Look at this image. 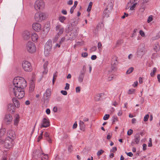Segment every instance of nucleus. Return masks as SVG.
Wrapping results in <instances>:
<instances>
[{
  "label": "nucleus",
  "instance_id": "nucleus-1",
  "mask_svg": "<svg viewBox=\"0 0 160 160\" xmlns=\"http://www.w3.org/2000/svg\"><path fill=\"white\" fill-rule=\"evenodd\" d=\"M12 88H24L27 86L25 79L21 77H17L14 78L13 81Z\"/></svg>",
  "mask_w": 160,
  "mask_h": 160
},
{
  "label": "nucleus",
  "instance_id": "nucleus-2",
  "mask_svg": "<svg viewBox=\"0 0 160 160\" xmlns=\"http://www.w3.org/2000/svg\"><path fill=\"white\" fill-rule=\"evenodd\" d=\"M45 7V2L42 1L36 0L34 4V8L37 11L43 10Z\"/></svg>",
  "mask_w": 160,
  "mask_h": 160
},
{
  "label": "nucleus",
  "instance_id": "nucleus-3",
  "mask_svg": "<svg viewBox=\"0 0 160 160\" xmlns=\"http://www.w3.org/2000/svg\"><path fill=\"white\" fill-rule=\"evenodd\" d=\"M26 48L27 51L30 53H35L36 50V47L35 44L31 42H28L27 43Z\"/></svg>",
  "mask_w": 160,
  "mask_h": 160
},
{
  "label": "nucleus",
  "instance_id": "nucleus-4",
  "mask_svg": "<svg viewBox=\"0 0 160 160\" xmlns=\"http://www.w3.org/2000/svg\"><path fill=\"white\" fill-rule=\"evenodd\" d=\"M146 50L145 45L143 44H140L137 51V56L138 58H141L145 53Z\"/></svg>",
  "mask_w": 160,
  "mask_h": 160
},
{
  "label": "nucleus",
  "instance_id": "nucleus-5",
  "mask_svg": "<svg viewBox=\"0 0 160 160\" xmlns=\"http://www.w3.org/2000/svg\"><path fill=\"white\" fill-rule=\"evenodd\" d=\"M23 88H12V92L16 97L18 99H21L24 96L25 93Z\"/></svg>",
  "mask_w": 160,
  "mask_h": 160
},
{
  "label": "nucleus",
  "instance_id": "nucleus-6",
  "mask_svg": "<svg viewBox=\"0 0 160 160\" xmlns=\"http://www.w3.org/2000/svg\"><path fill=\"white\" fill-rule=\"evenodd\" d=\"M52 47V41L49 40L46 43L44 47V54L46 56H48L50 54Z\"/></svg>",
  "mask_w": 160,
  "mask_h": 160
},
{
  "label": "nucleus",
  "instance_id": "nucleus-7",
  "mask_svg": "<svg viewBox=\"0 0 160 160\" xmlns=\"http://www.w3.org/2000/svg\"><path fill=\"white\" fill-rule=\"evenodd\" d=\"M46 14L44 12L38 11L34 15V18L36 21L41 22L46 18Z\"/></svg>",
  "mask_w": 160,
  "mask_h": 160
},
{
  "label": "nucleus",
  "instance_id": "nucleus-8",
  "mask_svg": "<svg viewBox=\"0 0 160 160\" xmlns=\"http://www.w3.org/2000/svg\"><path fill=\"white\" fill-rule=\"evenodd\" d=\"M22 66L23 70L26 72H30L32 71L31 63L27 61L24 60L22 61Z\"/></svg>",
  "mask_w": 160,
  "mask_h": 160
},
{
  "label": "nucleus",
  "instance_id": "nucleus-9",
  "mask_svg": "<svg viewBox=\"0 0 160 160\" xmlns=\"http://www.w3.org/2000/svg\"><path fill=\"white\" fill-rule=\"evenodd\" d=\"M13 140H14L12 139L9 138H6L4 142L1 140V143H3L5 148H6L9 149L13 146L14 143Z\"/></svg>",
  "mask_w": 160,
  "mask_h": 160
},
{
  "label": "nucleus",
  "instance_id": "nucleus-10",
  "mask_svg": "<svg viewBox=\"0 0 160 160\" xmlns=\"http://www.w3.org/2000/svg\"><path fill=\"white\" fill-rule=\"evenodd\" d=\"M78 28L77 27H75L70 34V37L69 38V40H74L77 37L78 32Z\"/></svg>",
  "mask_w": 160,
  "mask_h": 160
},
{
  "label": "nucleus",
  "instance_id": "nucleus-11",
  "mask_svg": "<svg viewBox=\"0 0 160 160\" xmlns=\"http://www.w3.org/2000/svg\"><path fill=\"white\" fill-rule=\"evenodd\" d=\"M55 30L58 35H61L63 32L64 29L60 24H58L55 27Z\"/></svg>",
  "mask_w": 160,
  "mask_h": 160
},
{
  "label": "nucleus",
  "instance_id": "nucleus-12",
  "mask_svg": "<svg viewBox=\"0 0 160 160\" xmlns=\"http://www.w3.org/2000/svg\"><path fill=\"white\" fill-rule=\"evenodd\" d=\"M32 28L33 30L37 32L40 31L42 29L41 24L38 22H34L32 25Z\"/></svg>",
  "mask_w": 160,
  "mask_h": 160
},
{
  "label": "nucleus",
  "instance_id": "nucleus-13",
  "mask_svg": "<svg viewBox=\"0 0 160 160\" xmlns=\"http://www.w3.org/2000/svg\"><path fill=\"white\" fill-rule=\"evenodd\" d=\"M50 125L49 122L48 118H44L42 121L41 128H47Z\"/></svg>",
  "mask_w": 160,
  "mask_h": 160
},
{
  "label": "nucleus",
  "instance_id": "nucleus-14",
  "mask_svg": "<svg viewBox=\"0 0 160 160\" xmlns=\"http://www.w3.org/2000/svg\"><path fill=\"white\" fill-rule=\"evenodd\" d=\"M22 35L23 39L26 40H28L29 39L31 36L30 31L28 30L24 31Z\"/></svg>",
  "mask_w": 160,
  "mask_h": 160
},
{
  "label": "nucleus",
  "instance_id": "nucleus-15",
  "mask_svg": "<svg viewBox=\"0 0 160 160\" xmlns=\"http://www.w3.org/2000/svg\"><path fill=\"white\" fill-rule=\"evenodd\" d=\"M12 120V117L10 114H8L5 115L4 118V121L8 124H10Z\"/></svg>",
  "mask_w": 160,
  "mask_h": 160
},
{
  "label": "nucleus",
  "instance_id": "nucleus-16",
  "mask_svg": "<svg viewBox=\"0 0 160 160\" xmlns=\"http://www.w3.org/2000/svg\"><path fill=\"white\" fill-rule=\"evenodd\" d=\"M138 0H130L128 2V4H132V5L130 7V10H134V8L138 4V3L136 2Z\"/></svg>",
  "mask_w": 160,
  "mask_h": 160
},
{
  "label": "nucleus",
  "instance_id": "nucleus-17",
  "mask_svg": "<svg viewBox=\"0 0 160 160\" xmlns=\"http://www.w3.org/2000/svg\"><path fill=\"white\" fill-rule=\"evenodd\" d=\"M7 135L8 136L7 138H9L12 140H14L15 138L16 135L15 132L12 130H10L8 131Z\"/></svg>",
  "mask_w": 160,
  "mask_h": 160
},
{
  "label": "nucleus",
  "instance_id": "nucleus-18",
  "mask_svg": "<svg viewBox=\"0 0 160 160\" xmlns=\"http://www.w3.org/2000/svg\"><path fill=\"white\" fill-rule=\"evenodd\" d=\"M118 58L115 56L113 57L111 62V65L112 67L115 68L116 66L118 64Z\"/></svg>",
  "mask_w": 160,
  "mask_h": 160
},
{
  "label": "nucleus",
  "instance_id": "nucleus-19",
  "mask_svg": "<svg viewBox=\"0 0 160 160\" xmlns=\"http://www.w3.org/2000/svg\"><path fill=\"white\" fill-rule=\"evenodd\" d=\"M51 95V92L50 90L49 89H47L43 95L44 99L46 100L50 98Z\"/></svg>",
  "mask_w": 160,
  "mask_h": 160
},
{
  "label": "nucleus",
  "instance_id": "nucleus-20",
  "mask_svg": "<svg viewBox=\"0 0 160 160\" xmlns=\"http://www.w3.org/2000/svg\"><path fill=\"white\" fill-rule=\"evenodd\" d=\"M85 74V72H80L78 78V80L79 83H81L83 82Z\"/></svg>",
  "mask_w": 160,
  "mask_h": 160
},
{
  "label": "nucleus",
  "instance_id": "nucleus-21",
  "mask_svg": "<svg viewBox=\"0 0 160 160\" xmlns=\"http://www.w3.org/2000/svg\"><path fill=\"white\" fill-rule=\"evenodd\" d=\"M32 41L35 42H37L39 38L38 35L36 33H33L31 35Z\"/></svg>",
  "mask_w": 160,
  "mask_h": 160
},
{
  "label": "nucleus",
  "instance_id": "nucleus-22",
  "mask_svg": "<svg viewBox=\"0 0 160 160\" xmlns=\"http://www.w3.org/2000/svg\"><path fill=\"white\" fill-rule=\"evenodd\" d=\"M8 109L11 113H13L15 112L14 106L13 103H10L8 105Z\"/></svg>",
  "mask_w": 160,
  "mask_h": 160
},
{
  "label": "nucleus",
  "instance_id": "nucleus-23",
  "mask_svg": "<svg viewBox=\"0 0 160 160\" xmlns=\"http://www.w3.org/2000/svg\"><path fill=\"white\" fill-rule=\"evenodd\" d=\"M35 84L33 81H32L30 83L29 88V92H32L35 88Z\"/></svg>",
  "mask_w": 160,
  "mask_h": 160
},
{
  "label": "nucleus",
  "instance_id": "nucleus-24",
  "mask_svg": "<svg viewBox=\"0 0 160 160\" xmlns=\"http://www.w3.org/2000/svg\"><path fill=\"white\" fill-rule=\"evenodd\" d=\"M19 116L18 114H17L15 115V119L14 120V124L16 126H17L19 121Z\"/></svg>",
  "mask_w": 160,
  "mask_h": 160
},
{
  "label": "nucleus",
  "instance_id": "nucleus-25",
  "mask_svg": "<svg viewBox=\"0 0 160 160\" xmlns=\"http://www.w3.org/2000/svg\"><path fill=\"white\" fill-rule=\"evenodd\" d=\"M6 133V129L5 128H2L0 130V142L1 138L5 135Z\"/></svg>",
  "mask_w": 160,
  "mask_h": 160
},
{
  "label": "nucleus",
  "instance_id": "nucleus-26",
  "mask_svg": "<svg viewBox=\"0 0 160 160\" xmlns=\"http://www.w3.org/2000/svg\"><path fill=\"white\" fill-rule=\"evenodd\" d=\"M140 137L139 134H137L134 136V141L136 144H138L139 142Z\"/></svg>",
  "mask_w": 160,
  "mask_h": 160
},
{
  "label": "nucleus",
  "instance_id": "nucleus-27",
  "mask_svg": "<svg viewBox=\"0 0 160 160\" xmlns=\"http://www.w3.org/2000/svg\"><path fill=\"white\" fill-rule=\"evenodd\" d=\"M79 125L80 126V129L82 130H84L85 128V124L83 121L81 120L80 121Z\"/></svg>",
  "mask_w": 160,
  "mask_h": 160
},
{
  "label": "nucleus",
  "instance_id": "nucleus-28",
  "mask_svg": "<svg viewBox=\"0 0 160 160\" xmlns=\"http://www.w3.org/2000/svg\"><path fill=\"white\" fill-rule=\"evenodd\" d=\"M160 38V31L155 36L151 38V39L152 41L156 40L159 39Z\"/></svg>",
  "mask_w": 160,
  "mask_h": 160
},
{
  "label": "nucleus",
  "instance_id": "nucleus-29",
  "mask_svg": "<svg viewBox=\"0 0 160 160\" xmlns=\"http://www.w3.org/2000/svg\"><path fill=\"white\" fill-rule=\"evenodd\" d=\"M12 102L16 108H18L19 106V102L16 98L12 99Z\"/></svg>",
  "mask_w": 160,
  "mask_h": 160
},
{
  "label": "nucleus",
  "instance_id": "nucleus-30",
  "mask_svg": "<svg viewBox=\"0 0 160 160\" xmlns=\"http://www.w3.org/2000/svg\"><path fill=\"white\" fill-rule=\"evenodd\" d=\"M41 160H48V157L47 154H45L44 153H42L41 157Z\"/></svg>",
  "mask_w": 160,
  "mask_h": 160
},
{
  "label": "nucleus",
  "instance_id": "nucleus-31",
  "mask_svg": "<svg viewBox=\"0 0 160 160\" xmlns=\"http://www.w3.org/2000/svg\"><path fill=\"white\" fill-rule=\"evenodd\" d=\"M42 151H40L39 150H37L35 152H34V154H35V155H37L38 157H41L42 155Z\"/></svg>",
  "mask_w": 160,
  "mask_h": 160
},
{
  "label": "nucleus",
  "instance_id": "nucleus-32",
  "mask_svg": "<svg viewBox=\"0 0 160 160\" xmlns=\"http://www.w3.org/2000/svg\"><path fill=\"white\" fill-rule=\"evenodd\" d=\"M110 12L109 10H107V9H106L104 11L103 14L104 17H108L109 16V14Z\"/></svg>",
  "mask_w": 160,
  "mask_h": 160
},
{
  "label": "nucleus",
  "instance_id": "nucleus-33",
  "mask_svg": "<svg viewBox=\"0 0 160 160\" xmlns=\"http://www.w3.org/2000/svg\"><path fill=\"white\" fill-rule=\"evenodd\" d=\"M50 25L49 23L46 24L44 27V30H46L47 32H48L50 29Z\"/></svg>",
  "mask_w": 160,
  "mask_h": 160
},
{
  "label": "nucleus",
  "instance_id": "nucleus-34",
  "mask_svg": "<svg viewBox=\"0 0 160 160\" xmlns=\"http://www.w3.org/2000/svg\"><path fill=\"white\" fill-rule=\"evenodd\" d=\"M66 19V18L63 16H61L59 18V21L62 23H63Z\"/></svg>",
  "mask_w": 160,
  "mask_h": 160
},
{
  "label": "nucleus",
  "instance_id": "nucleus-35",
  "mask_svg": "<svg viewBox=\"0 0 160 160\" xmlns=\"http://www.w3.org/2000/svg\"><path fill=\"white\" fill-rule=\"evenodd\" d=\"M157 71V68L155 67L153 68L152 71L150 73V75L152 77H153L155 73Z\"/></svg>",
  "mask_w": 160,
  "mask_h": 160
},
{
  "label": "nucleus",
  "instance_id": "nucleus-36",
  "mask_svg": "<svg viewBox=\"0 0 160 160\" xmlns=\"http://www.w3.org/2000/svg\"><path fill=\"white\" fill-rule=\"evenodd\" d=\"M92 4L93 3L92 2H90L87 10L88 12H89L91 11Z\"/></svg>",
  "mask_w": 160,
  "mask_h": 160
},
{
  "label": "nucleus",
  "instance_id": "nucleus-37",
  "mask_svg": "<svg viewBox=\"0 0 160 160\" xmlns=\"http://www.w3.org/2000/svg\"><path fill=\"white\" fill-rule=\"evenodd\" d=\"M134 70V68L132 67L130 68L127 71L126 73L127 74H129L132 72Z\"/></svg>",
  "mask_w": 160,
  "mask_h": 160
},
{
  "label": "nucleus",
  "instance_id": "nucleus-38",
  "mask_svg": "<svg viewBox=\"0 0 160 160\" xmlns=\"http://www.w3.org/2000/svg\"><path fill=\"white\" fill-rule=\"evenodd\" d=\"M61 35H58V34L56 35L55 37L53 39V41L54 42H56L58 40V38Z\"/></svg>",
  "mask_w": 160,
  "mask_h": 160
},
{
  "label": "nucleus",
  "instance_id": "nucleus-39",
  "mask_svg": "<svg viewBox=\"0 0 160 160\" xmlns=\"http://www.w3.org/2000/svg\"><path fill=\"white\" fill-rule=\"evenodd\" d=\"M135 92V90L134 89H130L129 90L128 92V94H134Z\"/></svg>",
  "mask_w": 160,
  "mask_h": 160
},
{
  "label": "nucleus",
  "instance_id": "nucleus-40",
  "mask_svg": "<svg viewBox=\"0 0 160 160\" xmlns=\"http://www.w3.org/2000/svg\"><path fill=\"white\" fill-rule=\"evenodd\" d=\"M154 49L155 51L157 52L159 50V46L158 44H155V46H154L153 48Z\"/></svg>",
  "mask_w": 160,
  "mask_h": 160
},
{
  "label": "nucleus",
  "instance_id": "nucleus-41",
  "mask_svg": "<svg viewBox=\"0 0 160 160\" xmlns=\"http://www.w3.org/2000/svg\"><path fill=\"white\" fill-rule=\"evenodd\" d=\"M149 0H142L141 5H142V6H146V4L149 2Z\"/></svg>",
  "mask_w": 160,
  "mask_h": 160
},
{
  "label": "nucleus",
  "instance_id": "nucleus-42",
  "mask_svg": "<svg viewBox=\"0 0 160 160\" xmlns=\"http://www.w3.org/2000/svg\"><path fill=\"white\" fill-rule=\"evenodd\" d=\"M153 20V16L152 15L149 16L147 20V22L148 23H150Z\"/></svg>",
  "mask_w": 160,
  "mask_h": 160
},
{
  "label": "nucleus",
  "instance_id": "nucleus-43",
  "mask_svg": "<svg viewBox=\"0 0 160 160\" xmlns=\"http://www.w3.org/2000/svg\"><path fill=\"white\" fill-rule=\"evenodd\" d=\"M139 34L142 37H145V34L144 32L142 30H140L139 31Z\"/></svg>",
  "mask_w": 160,
  "mask_h": 160
},
{
  "label": "nucleus",
  "instance_id": "nucleus-44",
  "mask_svg": "<svg viewBox=\"0 0 160 160\" xmlns=\"http://www.w3.org/2000/svg\"><path fill=\"white\" fill-rule=\"evenodd\" d=\"M103 152L104 151L102 150L101 149L98 151L97 152V155L98 156H100L102 154Z\"/></svg>",
  "mask_w": 160,
  "mask_h": 160
},
{
  "label": "nucleus",
  "instance_id": "nucleus-45",
  "mask_svg": "<svg viewBox=\"0 0 160 160\" xmlns=\"http://www.w3.org/2000/svg\"><path fill=\"white\" fill-rule=\"evenodd\" d=\"M110 117L109 114H105L103 117V119L106 120H108Z\"/></svg>",
  "mask_w": 160,
  "mask_h": 160
},
{
  "label": "nucleus",
  "instance_id": "nucleus-46",
  "mask_svg": "<svg viewBox=\"0 0 160 160\" xmlns=\"http://www.w3.org/2000/svg\"><path fill=\"white\" fill-rule=\"evenodd\" d=\"M96 49H97L96 46H93L91 48V49H90V51L91 52H92L95 51H96Z\"/></svg>",
  "mask_w": 160,
  "mask_h": 160
},
{
  "label": "nucleus",
  "instance_id": "nucleus-47",
  "mask_svg": "<svg viewBox=\"0 0 160 160\" xmlns=\"http://www.w3.org/2000/svg\"><path fill=\"white\" fill-rule=\"evenodd\" d=\"M68 150L69 153H71L72 151V147L71 145H69L68 147Z\"/></svg>",
  "mask_w": 160,
  "mask_h": 160
},
{
  "label": "nucleus",
  "instance_id": "nucleus-48",
  "mask_svg": "<svg viewBox=\"0 0 160 160\" xmlns=\"http://www.w3.org/2000/svg\"><path fill=\"white\" fill-rule=\"evenodd\" d=\"M43 135V132H42L41 134L40 135L38 136V142H39L42 138Z\"/></svg>",
  "mask_w": 160,
  "mask_h": 160
},
{
  "label": "nucleus",
  "instance_id": "nucleus-49",
  "mask_svg": "<svg viewBox=\"0 0 160 160\" xmlns=\"http://www.w3.org/2000/svg\"><path fill=\"white\" fill-rule=\"evenodd\" d=\"M77 46H82L84 44V42L83 41L82 42H76Z\"/></svg>",
  "mask_w": 160,
  "mask_h": 160
},
{
  "label": "nucleus",
  "instance_id": "nucleus-50",
  "mask_svg": "<svg viewBox=\"0 0 160 160\" xmlns=\"http://www.w3.org/2000/svg\"><path fill=\"white\" fill-rule=\"evenodd\" d=\"M149 117V115L148 114L146 115L144 118V121L145 122L147 121Z\"/></svg>",
  "mask_w": 160,
  "mask_h": 160
},
{
  "label": "nucleus",
  "instance_id": "nucleus-51",
  "mask_svg": "<svg viewBox=\"0 0 160 160\" xmlns=\"http://www.w3.org/2000/svg\"><path fill=\"white\" fill-rule=\"evenodd\" d=\"M88 53L87 52H83L81 54V56L83 58H86L88 56Z\"/></svg>",
  "mask_w": 160,
  "mask_h": 160
},
{
  "label": "nucleus",
  "instance_id": "nucleus-52",
  "mask_svg": "<svg viewBox=\"0 0 160 160\" xmlns=\"http://www.w3.org/2000/svg\"><path fill=\"white\" fill-rule=\"evenodd\" d=\"M133 133V130L131 129H130L127 132V134L129 135H131Z\"/></svg>",
  "mask_w": 160,
  "mask_h": 160
},
{
  "label": "nucleus",
  "instance_id": "nucleus-53",
  "mask_svg": "<svg viewBox=\"0 0 160 160\" xmlns=\"http://www.w3.org/2000/svg\"><path fill=\"white\" fill-rule=\"evenodd\" d=\"M102 44L101 42H99L98 43V49H99L100 50H101L102 49Z\"/></svg>",
  "mask_w": 160,
  "mask_h": 160
},
{
  "label": "nucleus",
  "instance_id": "nucleus-54",
  "mask_svg": "<svg viewBox=\"0 0 160 160\" xmlns=\"http://www.w3.org/2000/svg\"><path fill=\"white\" fill-rule=\"evenodd\" d=\"M69 86L70 85L69 84L66 83V86L64 88L65 89L67 90H68L69 88Z\"/></svg>",
  "mask_w": 160,
  "mask_h": 160
},
{
  "label": "nucleus",
  "instance_id": "nucleus-55",
  "mask_svg": "<svg viewBox=\"0 0 160 160\" xmlns=\"http://www.w3.org/2000/svg\"><path fill=\"white\" fill-rule=\"evenodd\" d=\"M117 150V148L116 147H112L111 150L110 151L111 152H114Z\"/></svg>",
  "mask_w": 160,
  "mask_h": 160
},
{
  "label": "nucleus",
  "instance_id": "nucleus-56",
  "mask_svg": "<svg viewBox=\"0 0 160 160\" xmlns=\"http://www.w3.org/2000/svg\"><path fill=\"white\" fill-rule=\"evenodd\" d=\"M118 118L116 116H114L113 117V122H117L118 121Z\"/></svg>",
  "mask_w": 160,
  "mask_h": 160
},
{
  "label": "nucleus",
  "instance_id": "nucleus-57",
  "mask_svg": "<svg viewBox=\"0 0 160 160\" xmlns=\"http://www.w3.org/2000/svg\"><path fill=\"white\" fill-rule=\"evenodd\" d=\"M113 77H114L113 76V75H112L111 76H110V77H108L107 78V80L108 81H111L112 79L113 78Z\"/></svg>",
  "mask_w": 160,
  "mask_h": 160
},
{
  "label": "nucleus",
  "instance_id": "nucleus-58",
  "mask_svg": "<svg viewBox=\"0 0 160 160\" xmlns=\"http://www.w3.org/2000/svg\"><path fill=\"white\" fill-rule=\"evenodd\" d=\"M49 135L50 134L47 132H45L44 134V136L46 138H49Z\"/></svg>",
  "mask_w": 160,
  "mask_h": 160
},
{
  "label": "nucleus",
  "instance_id": "nucleus-59",
  "mask_svg": "<svg viewBox=\"0 0 160 160\" xmlns=\"http://www.w3.org/2000/svg\"><path fill=\"white\" fill-rule=\"evenodd\" d=\"M48 62H46L43 65V68H48L47 66L48 65Z\"/></svg>",
  "mask_w": 160,
  "mask_h": 160
},
{
  "label": "nucleus",
  "instance_id": "nucleus-60",
  "mask_svg": "<svg viewBox=\"0 0 160 160\" xmlns=\"http://www.w3.org/2000/svg\"><path fill=\"white\" fill-rule=\"evenodd\" d=\"M65 38L64 37L62 38L59 41V43L61 44L65 40Z\"/></svg>",
  "mask_w": 160,
  "mask_h": 160
},
{
  "label": "nucleus",
  "instance_id": "nucleus-61",
  "mask_svg": "<svg viewBox=\"0 0 160 160\" xmlns=\"http://www.w3.org/2000/svg\"><path fill=\"white\" fill-rule=\"evenodd\" d=\"M81 90V88L80 87H78L76 88V92H79Z\"/></svg>",
  "mask_w": 160,
  "mask_h": 160
},
{
  "label": "nucleus",
  "instance_id": "nucleus-62",
  "mask_svg": "<svg viewBox=\"0 0 160 160\" xmlns=\"http://www.w3.org/2000/svg\"><path fill=\"white\" fill-rule=\"evenodd\" d=\"M145 6H142V5H141V8L140 9L141 10V12H142L144 11L145 8Z\"/></svg>",
  "mask_w": 160,
  "mask_h": 160
},
{
  "label": "nucleus",
  "instance_id": "nucleus-63",
  "mask_svg": "<svg viewBox=\"0 0 160 160\" xmlns=\"http://www.w3.org/2000/svg\"><path fill=\"white\" fill-rule=\"evenodd\" d=\"M152 146V139L151 138H150L149 140V142L148 144V147H151Z\"/></svg>",
  "mask_w": 160,
  "mask_h": 160
},
{
  "label": "nucleus",
  "instance_id": "nucleus-64",
  "mask_svg": "<svg viewBox=\"0 0 160 160\" xmlns=\"http://www.w3.org/2000/svg\"><path fill=\"white\" fill-rule=\"evenodd\" d=\"M126 153L128 156L129 157H132L133 156V154L132 152H126Z\"/></svg>",
  "mask_w": 160,
  "mask_h": 160
}]
</instances>
